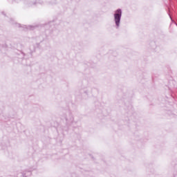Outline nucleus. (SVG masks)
<instances>
[{
	"label": "nucleus",
	"mask_w": 177,
	"mask_h": 177,
	"mask_svg": "<svg viewBox=\"0 0 177 177\" xmlns=\"http://www.w3.org/2000/svg\"><path fill=\"white\" fill-rule=\"evenodd\" d=\"M122 16V11L121 9H118L115 11L114 14V21L117 28L120 27V23H121V17Z\"/></svg>",
	"instance_id": "f257e3e1"
}]
</instances>
